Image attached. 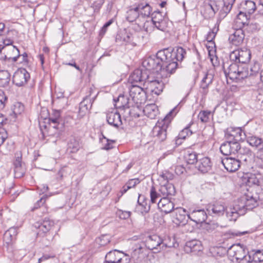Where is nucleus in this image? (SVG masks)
I'll return each mask as SVG.
<instances>
[{"label": "nucleus", "instance_id": "17", "mask_svg": "<svg viewBox=\"0 0 263 263\" xmlns=\"http://www.w3.org/2000/svg\"><path fill=\"white\" fill-rule=\"evenodd\" d=\"M245 214V210L240 208V204L235 205L233 208L230 209V211H227L226 213L227 218L232 221H235L240 216Z\"/></svg>", "mask_w": 263, "mask_h": 263}, {"label": "nucleus", "instance_id": "1", "mask_svg": "<svg viewBox=\"0 0 263 263\" xmlns=\"http://www.w3.org/2000/svg\"><path fill=\"white\" fill-rule=\"evenodd\" d=\"M186 54L185 50L181 47L173 48L169 47L159 50L156 55L150 56L142 62V66L145 70L135 69L130 75L129 82L132 85L143 82L145 85L151 75L148 71L154 70L165 71L171 74L179 67L178 62L182 61Z\"/></svg>", "mask_w": 263, "mask_h": 263}, {"label": "nucleus", "instance_id": "59", "mask_svg": "<svg viewBox=\"0 0 263 263\" xmlns=\"http://www.w3.org/2000/svg\"><path fill=\"white\" fill-rule=\"evenodd\" d=\"M7 100V97L5 95L4 91L0 89V110L4 108Z\"/></svg>", "mask_w": 263, "mask_h": 263}, {"label": "nucleus", "instance_id": "39", "mask_svg": "<svg viewBox=\"0 0 263 263\" xmlns=\"http://www.w3.org/2000/svg\"><path fill=\"white\" fill-rule=\"evenodd\" d=\"M192 124V123H190V124H189L179 133L177 136V139L176 140V142L177 144H181V141H179L180 140L185 139L186 138V137L192 135L193 132L190 129V127Z\"/></svg>", "mask_w": 263, "mask_h": 263}, {"label": "nucleus", "instance_id": "60", "mask_svg": "<svg viewBox=\"0 0 263 263\" xmlns=\"http://www.w3.org/2000/svg\"><path fill=\"white\" fill-rule=\"evenodd\" d=\"M24 111V106L20 103H17L14 105V108L13 110V112L15 116L16 117L17 115H20L22 112Z\"/></svg>", "mask_w": 263, "mask_h": 263}, {"label": "nucleus", "instance_id": "64", "mask_svg": "<svg viewBox=\"0 0 263 263\" xmlns=\"http://www.w3.org/2000/svg\"><path fill=\"white\" fill-rule=\"evenodd\" d=\"M257 158L259 159L258 166L259 167L263 168V149L257 152Z\"/></svg>", "mask_w": 263, "mask_h": 263}, {"label": "nucleus", "instance_id": "61", "mask_svg": "<svg viewBox=\"0 0 263 263\" xmlns=\"http://www.w3.org/2000/svg\"><path fill=\"white\" fill-rule=\"evenodd\" d=\"M118 215L120 219H126L130 217V212L128 211L119 210L118 211Z\"/></svg>", "mask_w": 263, "mask_h": 263}, {"label": "nucleus", "instance_id": "5", "mask_svg": "<svg viewBox=\"0 0 263 263\" xmlns=\"http://www.w3.org/2000/svg\"><path fill=\"white\" fill-rule=\"evenodd\" d=\"M230 58L235 63L247 64L251 60V52L247 48H240L232 51L230 54Z\"/></svg>", "mask_w": 263, "mask_h": 263}, {"label": "nucleus", "instance_id": "8", "mask_svg": "<svg viewBox=\"0 0 263 263\" xmlns=\"http://www.w3.org/2000/svg\"><path fill=\"white\" fill-rule=\"evenodd\" d=\"M129 259L124 253L114 250L109 252L105 256V263H128Z\"/></svg>", "mask_w": 263, "mask_h": 263}, {"label": "nucleus", "instance_id": "15", "mask_svg": "<svg viewBox=\"0 0 263 263\" xmlns=\"http://www.w3.org/2000/svg\"><path fill=\"white\" fill-rule=\"evenodd\" d=\"M212 163L211 159L207 157H202L198 159L196 167L202 173H206L212 170Z\"/></svg>", "mask_w": 263, "mask_h": 263}, {"label": "nucleus", "instance_id": "27", "mask_svg": "<svg viewBox=\"0 0 263 263\" xmlns=\"http://www.w3.org/2000/svg\"><path fill=\"white\" fill-rule=\"evenodd\" d=\"M159 192L163 197H167L168 196H174L176 190L174 185L171 183H167L160 187Z\"/></svg>", "mask_w": 263, "mask_h": 263}, {"label": "nucleus", "instance_id": "3", "mask_svg": "<svg viewBox=\"0 0 263 263\" xmlns=\"http://www.w3.org/2000/svg\"><path fill=\"white\" fill-rule=\"evenodd\" d=\"M237 63H224L223 64V69L226 77L238 82L248 77L249 70L246 67L238 66Z\"/></svg>", "mask_w": 263, "mask_h": 263}, {"label": "nucleus", "instance_id": "12", "mask_svg": "<svg viewBox=\"0 0 263 263\" xmlns=\"http://www.w3.org/2000/svg\"><path fill=\"white\" fill-rule=\"evenodd\" d=\"M151 15L152 22L155 27L160 30L164 31L166 28V22L162 12L158 10L153 12Z\"/></svg>", "mask_w": 263, "mask_h": 263}, {"label": "nucleus", "instance_id": "18", "mask_svg": "<svg viewBox=\"0 0 263 263\" xmlns=\"http://www.w3.org/2000/svg\"><path fill=\"white\" fill-rule=\"evenodd\" d=\"M188 218L196 223L199 224L205 221L207 214L203 210H194L188 214Z\"/></svg>", "mask_w": 263, "mask_h": 263}, {"label": "nucleus", "instance_id": "52", "mask_svg": "<svg viewBox=\"0 0 263 263\" xmlns=\"http://www.w3.org/2000/svg\"><path fill=\"white\" fill-rule=\"evenodd\" d=\"M218 30V27L216 28V26H215L213 29L208 33L206 37V40L208 42L214 44L215 45L214 40L216 36Z\"/></svg>", "mask_w": 263, "mask_h": 263}, {"label": "nucleus", "instance_id": "48", "mask_svg": "<svg viewBox=\"0 0 263 263\" xmlns=\"http://www.w3.org/2000/svg\"><path fill=\"white\" fill-rule=\"evenodd\" d=\"M251 260L255 262L263 261V250H258L255 251L251 256Z\"/></svg>", "mask_w": 263, "mask_h": 263}, {"label": "nucleus", "instance_id": "30", "mask_svg": "<svg viewBox=\"0 0 263 263\" xmlns=\"http://www.w3.org/2000/svg\"><path fill=\"white\" fill-rule=\"evenodd\" d=\"M227 133H228L233 138H235V141H239L243 139L242 135V130L240 127H230L227 129Z\"/></svg>", "mask_w": 263, "mask_h": 263}, {"label": "nucleus", "instance_id": "29", "mask_svg": "<svg viewBox=\"0 0 263 263\" xmlns=\"http://www.w3.org/2000/svg\"><path fill=\"white\" fill-rule=\"evenodd\" d=\"M144 114L150 119H155L158 113L157 106L154 104L147 105L143 110Z\"/></svg>", "mask_w": 263, "mask_h": 263}, {"label": "nucleus", "instance_id": "46", "mask_svg": "<svg viewBox=\"0 0 263 263\" xmlns=\"http://www.w3.org/2000/svg\"><path fill=\"white\" fill-rule=\"evenodd\" d=\"M48 121L53 124L59 123L60 121L61 112L60 110H53L51 115H49Z\"/></svg>", "mask_w": 263, "mask_h": 263}, {"label": "nucleus", "instance_id": "16", "mask_svg": "<svg viewBox=\"0 0 263 263\" xmlns=\"http://www.w3.org/2000/svg\"><path fill=\"white\" fill-rule=\"evenodd\" d=\"M106 120L108 124L118 128L122 124L120 114L117 111H111L106 114Z\"/></svg>", "mask_w": 263, "mask_h": 263}, {"label": "nucleus", "instance_id": "56", "mask_svg": "<svg viewBox=\"0 0 263 263\" xmlns=\"http://www.w3.org/2000/svg\"><path fill=\"white\" fill-rule=\"evenodd\" d=\"M248 16H249V15L244 11H240L237 15V18L238 20L241 21L240 23L245 25L247 23Z\"/></svg>", "mask_w": 263, "mask_h": 263}, {"label": "nucleus", "instance_id": "36", "mask_svg": "<svg viewBox=\"0 0 263 263\" xmlns=\"http://www.w3.org/2000/svg\"><path fill=\"white\" fill-rule=\"evenodd\" d=\"M53 226V222L49 219H45L41 223L37 222L35 224V227L39 229L44 233L49 231Z\"/></svg>", "mask_w": 263, "mask_h": 263}, {"label": "nucleus", "instance_id": "44", "mask_svg": "<svg viewBox=\"0 0 263 263\" xmlns=\"http://www.w3.org/2000/svg\"><path fill=\"white\" fill-rule=\"evenodd\" d=\"M10 34L16 35L17 32L15 29H10L9 28H6L4 23H0V36L9 35Z\"/></svg>", "mask_w": 263, "mask_h": 263}, {"label": "nucleus", "instance_id": "13", "mask_svg": "<svg viewBox=\"0 0 263 263\" xmlns=\"http://www.w3.org/2000/svg\"><path fill=\"white\" fill-rule=\"evenodd\" d=\"M224 168L229 172H234L240 166V161L238 159L226 157L221 160Z\"/></svg>", "mask_w": 263, "mask_h": 263}, {"label": "nucleus", "instance_id": "41", "mask_svg": "<svg viewBox=\"0 0 263 263\" xmlns=\"http://www.w3.org/2000/svg\"><path fill=\"white\" fill-rule=\"evenodd\" d=\"M127 100H129V99L125 97L124 95H120L117 99H114L115 102V105L116 107L118 108L125 107L129 108V102L128 101H126Z\"/></svg>", "mask_w": 263, "mask_h": 263}, {"label": "nucleus", "instance_id": "38", "mask_svg": "<svg viewBox=\"0 0 263 263\" xmlns=\"http://www.w3.org/2000/svg\"><path fill=\"white\" fill-rule=\"evenodd\" d=\"M237 248L235 251L234 257L237 260L241 261L242 259H248L246 255L247 252L245 251L243 246L238 244L236 246Z\"/></svg>", "mask_w": 263, "mask_h": 263}, {"label": "nucleus", "instance_id": "6", "mask_svg": "<svg viewBox=\"0 0 263 263\" xmlns=\"http://www.w3.org/2000/svg\"><path fill=\"white\" fill-rule=\"evenodd\" d=\"M138 36V33L133 34L124 30L116 35L115 41L119 45L131 44L136 46L138 42L137 39Z\"/></svg>", "mask_w": 263, "mask_h": 263}, {"label": "nucleus", "instance_id": "10", "mask_svg": "<svg viewBox=\"0 0 263 263\" xmlns=\"http://www.w3.org/2000/svg\"><path fill=\"white\" fill-rule=\"evenodd\" d=\"M173 221L178 226L185 225L188 219V214L186 215V210L182 208H177L173 212Z\"/></svg>", "mask_w": 263, "mask_h": 263}, {"label": "nucleus", "instance_id": "14", "mask_svg": "<svg viewBox=\"0 0 263 263\" xmlns=\"http://www.w3.org/2000/svg\"><path fill=\"white\" fill-rule=\"evenodd\" d=\"M162 244L161 238L157 235L149 236L145 240V246L149 250L158 249V247ZM164 246L163 243L162 247ZM165 246L166 247V245Z\"/></svg>", "mask_w": 263, "mask_h": 263}, {"label": "nucleus", "instance_id": "25", "mask_svg": "<svg viewBox=\"0 0 263 263\" xmlns=\"http://www.w3.org/2000/svg\"><path fill=\"white\" fill-rule=\"evenodd\" d=\"M207 211L209 214L220 216L223 214L225 208L223 205L216 203L213 204H209L207 206Z\"/></svg>", "mask_w": 263, "mask_h": 263}, {"label": "nucleus", "instance_id": "33", "mask_svg": "<svg viewBox=\"0 0 263 263\" xmlns=\"http://www.w3.org/2000/svg\"><path fill=\"white\" fill-rule=\"evenodd\" d=\"M245 202H241L240 208L245 210V213L247 210H251L258 205L257 200L256 198H243Z\"/></svg>", "mask_w": 263, "mask_h": 263}, {"label": "nucleus", "instance_id": "4", "mask_svg": "<svg viewBox=\"0 0 263 263\" xmlns=\"http://www.w3.org/2000/svg\"><path fill=\"white\" fill-rule=\"evenodd\" d=\"M174 109L170 111L161 121L159 120L153 129V134L156 138V141L159 142L164 141L166 139L167 129L171 125L173 118Z\"/></svg>", "mask_w": 263, "mask_h": 263}, {"label": "nucleus", "instance_id": "37", "mask_svg": "<svg viewBox=\"0 0 263 263\" xmlns=\"http://www.w3.org/2000/svg\"><path fill=\"white\" fill-rule=\"evenodd\" d=\"M243 11L247 13L249 16L252 14L256 9L255 3L250 0H247L245 3L241 4Z\"/></svg>", "mask_w": 263, "mask_h": 263}, {"label": "nucleus", "instance_id": "19", "mask_svg": "<svg viewBox=\"0 0 263 263\" xmlns=\"http://www.w3.org/2000/svg\"><path fill=\"white\" fill-rule=\"evenodd\" d=\"M214 76L210 73H205L202 78L200 85V92L203 96H206L209 92V87L212 84Z\"/></svg>", "mask_w": 263, "mask_h": 263}, {"label": "nucleus", "instance_id": "53", "mask_svg": "<svg viewBox=\"0 0 263 263\" xmlns=\"http://www.w3.org/2000/svg\"><path fill=\"white\" fill-rule=\"evenodd\" d=\"M104 3V0H98L97 1L94 2L92 4L91 7H92L93 9L94 14L99 13L100 9L102 7Z\"/></svg>", "mask_w": 263, "mask_h": 263}, {"label": "nucleus", "instance_id": "23", "mask_svg": "<svg viewBox=\"0 0 263 263\" xmlns=\"http://www.w3.org/2000/svg\"><path fill=\"white\" fill-rule=\"evenodd\" d=\"M20 53L18 49L15 46H12L8 48V52L6 55L2 57L4 60L9 62H15L20 57Z\"/></svg>", "mask_w": 263, "mask_h": 263}, {"label": "nucleus", "instance_id": "40", "mask_svg": "<svg viewBox=\"0 0 263 263\" xmlns=\"http://www.w3.org/2000/svg\"><path fill=\"white\" fill-rule=\"evenodd\" d=\"M81 145L79 140L74 137L71 138L68 143V149L71 153L77 152L80 148Z\"/></svg>", "mask_w": 263, "mask_h": 263}, {"label": "nucleus", "instance_id": "58", "mask_svg": "<svg viewBox=\"0 0 263 263\" xmlns=\"http://www.w3.org/2000/svg\"><path fill=\"white\" fill-rule=\"evenodd\" d=\"M113 20L111 19L109 20L108 22L105 23V24L103 26V27L101 28L100 32H99V36L101 38L103 37L104 35L106 32V31L107 30L108 27L112 24L113 23Z\"/></svg>", "mask_w": 263, "mask_h": 263}, {"label": "nucleus", "instance_id": "43", "mask_svg": "<svg viewBox=\"0 0 263 263\" xmlns=\"http://www.w3.org/2000/svg\"><path fill=\"white\" fill-rule=\"evenodd\" d=\"M185 159L188 164H194L195 163L196 164L199 158H198V155L196 152L187 151L185 156Z\"/></svg>", "mask_w": 263, "mask_h": 263}, {"label": "nucleus", "instance_id": "54", "mask_svg": "<svg viewBox=\"0 0 263 263\" xmlns=\"http://www.w3.org/2000/svg\"><path fill=\"white\" fill-rule=\"evenodd\" d=\"M160 177L168 182L174 179V175L168 171H164L160 175Z\"/></svg>", "mask_w": 263, "mask_h": 263}, {"label": "nucleus", "instance_id": "22", "mask_svg": "<svg viewBox=\"0 0 263 263\" xmlns=\"http://www.w3.org/2000/svg\"><path fill=\"white\" fill-rule=\"evenodd\" d=\"M244 178L246 179L247 185L249 186L255 185L258 187L262 179V176L260 174L247 173Z\"/></svg>", "mask_w": 263, "mask_h": 263}, {"label": "nucleus", "instance_id": "28", "mask_svg": "<svg viewBox=\"0 0 263 263\" xmlns=\"http://www.w3.org/2000/svg\"><path fill=\"white\" fill-rule=\"evenodd\" d=\"M140 12V15L149 17L152 11V8L146 2L136 3Z\"/></svg>", "mask_w": 263, "mask_h": 263}, {"label": "nucleus", "instance_id": "51", "mask_svg": "<svg viewBox=\"0 0 263 263\" xmlns=\"http://www.w3.org/2000/svg\"><path fill=\"white\" fill-rule=\"evenodd\" d=\"M211 111L209 110H201L198 115V119L201 122L206 123L209 120Z\"/></svg>", "mask_w": 263, "mask_h": 263}, {"label": "nucleus", "instance_id": "26", "mask_svg": "<svg viewBox=\"0 0 263 263\" xmlns=\"http://www.w3.org/2000/svg\"><path fill=\"white\" fill-rule=\"evenodd\" d=\"M247 141L250 145L254 147L258 152L263 149V139L255 136L247 137Z\"/></svg>", "mask_w": 263, "mask_h": 263}, {"label": "nucleus", "instance_id": "31", "mask_svg": "<svg viewBox=\"0 0 263 263\" xmlns=\"http://www.w3.org/2000/svg\"><path fill=\"white\" fill-rule=\"evenodd\" d=\"M149 199V198H138L137 208L141 211L142 214L147 213L150 210L151 205Z\"/></svg>", "mask_w": 263, "mask_h": 263}, {"label": "nucleus", "instance_id": "45", "mask_svg": "<svg viewBox=\"0 0 263 263\" xmlns=\"http://www.w3.org/2000/svg\"><path fill=\"white\" fill-rule=\"evenodd\" d=\"M16 234L15 229L10 228L7 230L4 234V241L8 245L10 243Z\"/></svg>", "mask_w": 263, "mask_h": 263}, {"label": "nucleus", "instance_id": "42", "mask_svg": "<svg viewBox=\"0 0 263 263\" xmlns=\"http://www.w3.org/2000/svg\"><path fill=\"white\" fill-rule=\"evenodd\" d=\"M140 180L138 178H134L129 179L126 184L122 187L120 191L121 195L122 196L125 194L128 190L134 187L136 185L140 183Z\"/></svg>", "mask_w": 263, "mask_h": 263}, {"label": "nucleus", "instance_id": "63", "mask_svg": "<svg viewBox=\"0 0 263 263\" xmlns=\"http://www.w3.org/2000/svg\"><path fill=\"white\" fill-rule=\"evenodd\" d=\"M249 29L252 32H256L260 30V27L257 23H251L248 25Z\"/></svg>", "mask_w": 263, "mask_h": 263}, {"label": "nucleus", "instance_id": "7", "mask_svg": "<svg viewBox=\"0 0 263 263\" xmlns=\"http://www.w3.org/2000/svg\"><path fill=\"white\" fill-rule=\"evenodd\" d=\"M30 78V73L27 70L24 68H20L14 73L12 82L17 86H23L27 84Z\"/></svg>", "mask_w": 263, "mask_h": 263}, {"label": "nucleus", "instance_id": "35", "mask_svg": "<svg viewBox=\"0 0 263 263\" xmlns=\"http://www.w3.org/2000/svg\"><path fill=\"white\" fill-rule=\"evenodd\" d=\"M11 74L7 70H0V87H7L10 81Z\"/></svg>", "mask_w": 263, "mask_h": 263}, {"label": "nucleus", "instance_id": "34", "mask_svg": "<svg viewBox=\"0 0 263 263\" xmlns=\"http://www.w3.org/2000/svg\"><path fill=\"white\" fill-rule=\"evenodd\" d=\"M135 7L130 8L127 11L126 20L129 22L135 21L140 16V12L137 3L135 4Z\"/></svg>", "mask_w": 263, "mask_h": 263}, {"label": "nucleus", "instance_id": "49", "mask_svg": "<svg viewBox=\"0 0 263 263\" xmlns=\"http://www.w3.org/2000/svg\"><path fill=\"white\" fill-rule=\"evenodd\" d=\"M110 241V236L109 235H102L100 237L96 239V243L100 246L107 245Z\"/></svg>", "mask_w": 263, "mask_h": 263}, {"label": "nucleus", "instance_id": "24", "mask_svg": "<svg viewBox=\"0 0 263 263\" xmlns=\"http://www.w3.org/2000/svg\"><path fill=\"white\" fill-rule=\"evenodd\" d=\"M245 34L242 29H237L229 37V41L230 43L235 46H238L241 44L245 38Z\"/></svg>", "mask_w": 263, "mask_h": 263}, {"label": "nucleus", "instance_id": "9", "mask_svg": "<svg viewBox=\"0 0 263 263\" xmlns=\"http://www.w3.org/2000/svg\"><path fill=\"white\" fill-rule=\"evenodd\" d=\"M147 88L150 91L157 95H160L164 87V83L159 78H155L151 76L147 82Z\"/></svg>", "mask_w": 263, "mask_h": 263}, {"label": "nucleus", "instance_id": "2", "mask_svg": "<svg viewBox=\"0 0 263 263\" xmlns=\"http://www.w3.org/2000/svg\"><path fill=\"white\" fill-rule=\"evenodd\" d=\"M129 93L132 101L135 103V106L130 109L129 114L132 117H139L141 109L139 104L145 102L146 93L144 88L137 84H133L131 86Z\"/></svg>", "mask_w": 263, "mask_h": 263}, {"label": "nucleus", "instance_id": "20", "mask_svg": "<svg viewBox=\"0 0 263 263\" xmlns=\"http://www.w3.org/2000/svg\"><path fill=\"white\" fill-rule=\"evenodd\" d=\"M171 198H160L157 203L158 207L162 212L167 214L172 212L174 205Z\"/></svg>", "mask_w": 263, "mask_h": 263}, {"label": "nucleus", "instance_id": "57", "mask_svg": "<svg viewBox=\"0 0 263 263\" xmlns=\"http://www.w3.org/2000/svg\"><path fill=\"white\" fill-rule=\"evenodd\" d=\"M26 168L25 165L22 166L21 167H18L17 168H14V175L15 177L17 178H20L24 176L25 174Z\"/></svg>", "mask_w": 263, "mask_h": 263}, {"label": "nucleus", "instance_id": "50", "mask_svg": "<svg viewBox=\"0 0 263 263\" xmlns=\"http://www.w3.org/2000/svg\"><path fill=\"white\" fill-rule=\"evenodd\" d=\"M231 145L230 141H226L223 142L220 147V152L225 156L231 155Z\"/></svg>", "mask_w": 263, "mask_h": 263}, {"label": "nucleus", "instance_id": "32", "mask_svg": "<svg viewBox=\"0 0 263 263\" xmlns=\"http://www.w3.org/2000/svg\"><path fill=\"white\" fill-rule=\"evenodd\" d=\"M235 1V0L223 1V6L219 12V15L221 17H225L230 12Z\"/></svg>", "mask_w": 263, "mask_h": 263}, {"label": "nucleus", "instance_id": "55", "mask_svg": "<svg viewBox=\"0 0 263 263\" xmlns=\"http://www.w3.org/2000/svg\"><path fill=\"white\" fill-rule=\"evenodd\" d=\"M259 64L258 62H255L253 65H251L250 71H249V76H253L257 74L259 71Z\"/></svg>", "mask_w": 263, "mask_h": 263}, {"label": "nucleus", "instance_id": "62", "mask_svg": "<svg viewBox=\"0 0 263 263\" xmlns=\"http://www.w3.org/2000/svg\"><path fill=\"white\" fill-rule=\"evenodd\" d=\"M11 34L9 35H5V38H3V42L5 46H9L12 45L13 41L12 37L11 36Z\"/></svg>", "mask_w": 263, "mask_h": 263}, {"label": "nucleus", "instance_id": "21", "mask_svg": "<svg viewBox=\"0 0 263 263\" xmlns=\"http://www.w3.org/2000/svg\"><path fill=\"white\" fill-rule=\"evenodd\" d=\"M202 249L201 243L199 240L194 239L187 241L186 243L185 250L187 253H193L196 254Z\"/></svg>", "mask_w": 263, "mask_h": 263}, {"label": "nucleus", "instance_id": "47", "mask_svg": "<svg viewBox=\"0 0 263 263\" xmlns=\"http://www.w3.org/2000/svg\"><path fill=\"white\" fill-rule=\"evenodd\" d=\"M230 144L231 145V155L233 154H235L236 153H239L240 154H242L240 144L238 141H235L234 142H230Z\"/></svg>", "mask_w": 263, "mask_h": 263}, {"label": "nucleus", "instance_id": "11", "mask_svg": "<svg viewBox=\"0 0 263 263\" xmlns=\"http://www.w3.org/2000/svg\"><path fill=\"white\" fill-rule=\"evenodd\" d=\"M95 97L91 98L90 96H87L84 98L83 100L79 104V110L78 112V117L81 119L89 112L91 109L92 103Z\"/></svg>", "mask_w": 263, "mask_h": 263}]
</instances>
